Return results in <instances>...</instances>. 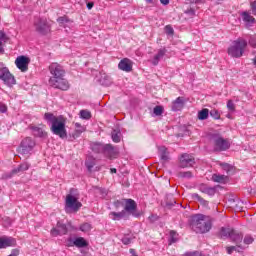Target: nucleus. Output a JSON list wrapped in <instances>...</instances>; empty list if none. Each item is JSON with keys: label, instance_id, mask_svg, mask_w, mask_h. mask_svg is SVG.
<instances>
[{"label": "nucleus", "instance_id": "1", "mask_svg": "<svg viewBox=\"0 0 256 256\" xmlns=\"http://www.w3.org/2000/svg\"><path fill=\"white\" fill-rule=\"evenodd\" d=\"M49 71L51 75L49 79L50 87L60 89V91H67L69 89V81L65 79V68L57 62H53L49 66Z\"/></svg>", "mask_w": 256, "mask_h": 256}, {"label": "nucleus", "instance_id": "2", "mask_svg": "<svg viewBox=\"0 0 256 256\" xmlns=\"http://www.w3.org/2000/svg\"><path fill=\"white\" fill-rule=\"evenodd\" d=\"M44 120L50 125V131L60 139H67V119L63 116H55L51 112L44 114Z\"/></svg>", "mask_w": 256, "mask_h": 256}, {"label": "nucleus", "instance_id": "3", "mask_svg": "<svg viewBox=\"0 0 256 256\" xmlns=\"http://www.w3.org/2000/svg\"><path fill=\"white\" fill-rule=\"evenodd\" d=\"M189 226L194 233H198L203 235L205 233H209L213 227V222L209 219V217L203 214H195L189 219Z\"/></svg>", "mask_w": 256, "mask_h": 256}, {"label": "nucleus", "instance_id": "4", "mask_svg": "<svg viewBox=\"0 0 256 256\" xmlns=\"http://www.w3.org/2000/svg\"><path fill=\"white\" fill-rule=\"evenodd\" d=\"M141 217V212L139 210H135V204L128 200V203L120 212H110L109 217H113V221H121V219H129V217Z\"/></svg>", "mask_w": 256, "mask_h": 256}, {"label": "nucleus", "instance_id": "5", "mask_svg": "<svg viewBox=\"0 0 256 256\" xmlns=\"http://www.w3.org/2000/svg\"><path fill=\"white\" fill-rule=\"evenodd\" d=\"M81 207H83V204L79 202V197H77V189L71 188L70 193L66 195L65 199L64 209L66 213H77Z\"/></svg>", "mask_w": 256, "mask_h": 256}, {"label": "nucleus", "instance_id": "6", "mask_svg": "<svg viewBox=\"0 0 256 256\" xmlns=\"http://www.w3.org/2000/svg\"><path fill=\"white\" fill-rule=\"evenodd\" d=\"M209 139L213 143L214 151L216 153L227 151L231 147L229 140L223 138V136L219 132L210 133Z\"/></svg>", "mask_w": 256, "mask_h": 256}, {"label": "nucleus", "instance_id": "7", "mask_svg": "<svg viewBox=\"0 0 256 256\" xmlns=\"http://www.w3.org/2000/svg\"><path fill=\"white\" fill-rule=\"evenodd\" d=\"M245 49H247V40L243 38H238L228 48V55L230 57H233L234 59H239L243 57V53H245Z\"/></svg>", "mask_w": 256, "mask_h": 256}, {"label": "nucleus", "instance_id": "8", "mask_svg": "<svg viewBox=\"0 0 256 256\" xmlns=\"http://www.w3.org/2000/svg\"><path fill=\"white\" fill-rule=\"evenodd\" d=\"M34 28L36 33L42 36L49 35V33H51V25H49L47 18H35Z\"/></svg>", "mask_w": 256, "mask_h": 256}, {"label": "nucleus", "instance_id": "9", "mask_svg": "<svg viewBox=\"0 0 256 256\" xmlns=\"http://www.w3.org/2000/svg\"><path fill=\"white\" fill-rule=\"evenodd\" d=\"M35 147V141L30 137L23 139L18 147V152L21 155H29L33 148Z\"/></svg>", "mask_w": 256, "mask_h": 256}, {"label": "nucleus", "instance_id": "10", "mask_svg": "<svg viewBox=\"0 0 256 256\" xmlns=\"http://www.w3.org/2000/svg\"><path fill=\"white\" fill-rule=\"evenodd\" d=\"M0 79L1 81H4V84L8 87H13V85H16L17 81L15 80V76L11 74L9 71V68L2 67L0 69Z\"/></svg>", "mask_w": 256, "mask_h": 256}, {"label": "nucleus", "instance_id": "11", "mask_svg": "<svg viewBox=\"0 0 256 256\" xmlns=\"http://www.w3.org/2000/svg\"><path fill=\"white\" fill-rule=\"evenodd\" d=\"M195 165V157L193 155L184 153L180 156L179 167L180 169H187V167H193Z\"/></svg>", "mask_w": 256, "mask_h": 256}, {"label": "nucleus", "instance_id": "12", "mask_svg": "<svg viewBox=\"0 0 256 256\" xmlns=\"http://www.w3.org/2000/svg\"><path fill=\"white\" fill-rule=\"evenodd\" d=\"M16 67L22 71V73H25L29 69V63H31V59L27 56H19L15 60Z\"/></svg>", "mask_w": 256, "mask_h": 256}, {"label": "nucleus", "instance_id": "13", "mask_svg": "<svg viewBox=\"0 0 256 256\" xmlns=\"http://www.w3.org/2000/svg\"><path fill=\"white\" fill-rule=\"evenodd\" d=\"M131 201L134 204V211H139L137 209V202L133 199H122V200H115L113 202V206L115 207L116 211H119V209H125L127 207V204Z\"/></svg>", "mask_w": 256, "mask_h": 256}, {"label": "nucleus", "instance_id": "14", "mask_svg": "<svg viewBox=\"0 0 256 256\" xmlns=\"http://www.w3.org/2000/svg\"><path fill=\"white\" fill-rule=\"evenodd\" d=\"M17 240L13 237L2 236L0 237V249H7V247H15Z\"/></svg>", "mask_w": 256, "mask_h": 256}, {"label": "nucleus", "instance_id": "15", "mask_svg": "<svg viewBox=\"0 0 256 256\" xmlns=\"http://www.w3.org/2000/svg\"><path fill=\"white\" fill-rule=\"evenodd\" d=\"M102 155H107V157H117L119 155V148L113 146L112 144H104V151Z\"/></svg>", "mask_w": 256, "mask_h": 256}, {"label": "nucleus", "instance_id": "16", "mask_svg": "<svg viewBox=\"0 0 256 256\" xmlns=\"http://www.w3.org/2000/svg\"><path fill=\"white\" fill-rule=\"evenodd\" d=\"M118 69L125 71L126 73H130V71H133V64H131V60H129V58H124L119 62Z\"/></svg>", "mask_w": 256, "mask_h": 256}, {"label": "nucleus", "instance_id": "17", "mask_svg": "<svg viewBox=\"0 0 256 256\" xmlns=\"http://www.w3.org/2000/svg\"><path fill=\"white\" fill-rule=\"evenodd\" d=\"M242 21L245 23L246 27H253L255 23V17L251 15V13L244 11L241 13Z\"/></svg>", "mask_w": 256, "mask_h": 256}, {"label": "nucleus", "instance_id": "18", "mask_svg": "<svg viewBox=\"0 0 256 256\" xmlns=\"http://www.w3.org/2000/svg\"><path fill=\"white\" fill-rule=\"evenodd\" d=\"M31 167V165L27 162L20 164L17 168H14L10 174H8L7 178L11 179L13 175H17V173H23V171H27Z\"/></svg>", "mask_w": 256, "mask_h": 256}, {"label": "nucleus", "instance_id": "19", "mask_svg": "<svg viewBox=\"0 0 256 256\" xmlns=\"http://www.w3.org/2000/svg\"><path fill=\"white\" fill-rule=\"evenodd\" d=\"M166 53H167L166 48L158 50V53L154 56V58L152 60V65H154V66L159 65V61H161V59H163V57H165Z\"/></svg>", "mask_w": 256, "mask_h": 256}, {"label": "nucleus", "instance_id": "20", "mask_svg": "<svg viewBox=\"0 0 256 256\" xmlns=\"http://www.w3.org/2000/svg\"><path fill=\"white\" fill-rule=\"evenodd\" d=\"M230 239L233 243H236V245H239V243H242L243 241V233H239L236 230H232Z\"/></svg>", "mask_w": 256, "mask_h": 256}, {"label": "nucleus", "instance_id": "21", "mask_svg": "<svg viewBox=\"0 0 256 256\" xmlns=\"http://www.w3.org/2000/svg\"><path fill=\"white\" fill-rule=\"evenodd\" d=\"M100 85H103V87H109L112 83L111 77L105 73H100V78L98 79Z\"/></svg>", "mask_w": 256, "mask_h": 256}, {"label": "nucleus", "instance_id": "22", "mask_svg": "<svg viewBox=\"0 0 256 256\" xmlns=\"http://www.w3.org/2000/svg\"><path fill=\"white\" fill-rule=\"evenodd\" d=\"M176 201L174 200L172 195H166V200L162 203L164 209H172L176 205Z\"/></svg>", "mask_w": 256, "mask_h": 256}, {"label": "nucleus", "instance_id": "23", "mask_svg": "<svg viewBox=\"0 0 256 256\" xmlns=\"http://www.w3.org/2000/svg\"><path fill=\"white\" fill-rule=\"evenodd\" d=\"M74 244H75V247H77L78 249H83L85 247H89V242H87V240H85V238H83V237L75 238Z\"/></svg>", "mask_w": 256, "mask_h": 256}, {"label": "nucleus", "instance_id": "24", "mask_svg": "<svg viewBox=\"0 0 256 256\" xmlns=\"http://www.w3.org/2000/svg\"><path fill=\"white\" fill-rule=\"evenodd\" d=\"M184 105L183 97H178L172 104V111H181Z\"/></svg>", "mask_w": 256, "mask_h": 256}, {"label": "nucleus", "instance_id": "25", "mask_svg": "<svg viewBox=\"0 0 256 256\" xmlns=\"http://www.w3.org/2000/svg\"><path fill=\"white\" fill-rule=\"evenodd\" d=\"M234 229L222 227L219 235L221 239H230Z\"/></svg>", "mask_w": 256, "mask_h": 256}, {"label": "nucleus", "instance_id": "26", "mask_svg": "<svg viewBox=\"0 0 256 256\" xmlns=\"http://www.w3.org/2000/svg\"><path fill=\"white\" fill-rule=\"evenodd\" d=\"M58 230L60 231V235H67L69 233V229H71V223L64 224L61 222L57 223Z\"/></svg>", "mask_w": 256, "mask_h": 256}, {"label": "nucleus", "instance_id": "27", "mask_svg": "<svg viewBox=\"0 0 256 256\" xmlns=\"http://www.w3.org/2000/svg\"><path fill=\"white\" fill-rule=\"evenodd\" d=\"M31 131H32L34 137H41V138L47 137V133L45 131H43V129L40 127L32 126Z\"/></svg>", "mask_w": 256, "mask_h": 256}, {"label": "nucleus", "instance_id": "28", "mask_svg": "<svg viewBox=\"0 0 256 256\" xmlns=\"http://www.w3.org/2000/svg\"><path fill=\"white\" fill-rule=\"evenodd\" d=\"M104 148H105V144H103L101 142H94L91 145V149H92L93 153H98V154L102 153L103 154Z\"/></svg>", "mask_w": 256, "mask_h": 256}, {"label": "nucleus", "instance_id": "29", "mask_svg": "<svg viewBox=\"0 0 256 256\" xmlns=\"http://www.w3.org/2000/svg\"><path fill=\"white\" fill-rule=\"evenodd\" d=\"M228 255H232L233 251H237V253H243L245 251V247L237 244L236 246H229L226 248Z\"/></svg>", "mask_w": 256, "mask_h": 256}, {"label": "nucleus", "instance_id": "30", "mask_svg": "<svg viewBox=\"0 0 256 256\" xmlns=\"http://www.w3.org/2000/svg\"><path fill=\"white\" fill-rule=\"evenodd\" d=\"M159 155L162 161H169V151H167V147L161 146L159 148Z\"/></svg>", "mask_w": 256, "mask_h": 256}, {"label": "nucleus", "instance_id": "31", "mask_svg": "<svg viewBox=\"0 0 256 256\" xmlns=\"http://www.w3.org/2000/svg\"><path fill=\"white\" fill-rule=\"evenodd\" d=\"M179 241V234L175 230H171L169 233L168 243L169 245H173V243H177Z\"/></svg>", "mask_w": 256, "mask_h": 256}, {"label": "nucleus", "instance_id": "32", "mask_svg": "<svg viewBox=\"0 0 256 256\" xmlns=\"http://www.w3.org/2000/svg\"><path fill=\"white\" fill-rule=\"evenodd\" d=\"M198 119L199 121H205L209 119V109L203 108L198 112Z\"/></svg>", "mask_w": 256, "mask_h": 256}, {"label": "nucleus", "instance_id": "33", "mask_svg": "<svg viewBox=\"0 0 256 256\" xmlns=\"http://www.w3.org/2000/svg\"><path fill=\"white\" fill-rule=\"evenodd\" d=\"M163 111H165V108L162 105H157L153 109V117H161L163 115Z\"/></svg>", "mask_w": 256, "mask_h": 256}, {"label": "nucleus", "instance_id": "34", "mask_svg": "<svg viewBox=\"0 0 256 256\" xmlns=\"http://www.w3.org/2000/svg\"><path fill=\"white\" fill-rule=\"evenodd\" d=\"M247 39H248L247 45L252 47V49H256V34L248 35Z\"/></svg>", "mask_w": 256, "mask_h": 256}, {"label": "nucleus", "instance_id": "35", "mask_svg": "<svg viewBox=\"0 0 256 256\" xmlns=\"http://www.w3.org/2000/svg\"><path fill=\"white\" fill-rule=\"evenodd\" d=\"M7 39V35L3 30H0V55L5 53V49H3V41Z\"/></svg>", "mask_w": 256, "mask_h": 256}, {"label": "nucleus", "instance_id": "36", "mask_svg": "<svg viewBox=\"0 0 256 256\" xmlns=\"http://www.w3.org/2000/svg\"><path fill=\"white\" fill-rule=\"evenodd\" d=\"M111 137H112V141L114 143H120L121 142V132L120 131L113 130V132L111 134Z\"/></svg>", "mask_w": 256, "mask_h": 256}, {"label": "nucleus", "instance_id": "37", "mask_svg": "<svg viewBox=\"0 0 256 256\" xmlns=\"http://www.w3.org/2000/svg\"><path fill=\"white\" fill-rule=\"evenodd\" d=\"M192 199H196V201H199V203H201L204 207H207V205H209V202L207 200L203 199L197 193L192 194Z\"/></svg>", "mask_w": 256, "mask_h": 256}, {"label": "nucleus", "instance_id": "38", "mask_svg": "<svg viewBox=\"0 0 256 256\" xmlns=\"http://www.w3.org/2000/svg\"><path fill=\"white\" fill-rule=\"evenodd\" d=\"M212 181H214V183H224L225 175L213 174Z\"/></svg>", "mask_w": 256, "mask_h": 256}, {"label": "nucleus", "instance_id": "39", "mask_svg": "<svg viewBox=\"0 0 256 256\" xmlns=\"http://www.w3.org/2000/svg\"><path fill=\"white\" fill-rule=\"evenodd\" d=\"M178 177H180L181 179H193V172H178Z\"/></svg>", "mask_w": 256, "mask_h": 256}, {"label": "nucleus", "instance_id": "40", "mask_svg": "<svg viewBox=\"0 0 256 256\" xmlns=\"http://www.w3.org/2000/svg\"><path fill=\"white\" fill-rule=\"evenodd\" d=\"M80 118L88 121V119H91V112L89 110H81Z\"/></svg>", "mask_w": 256, "mask_h": 256}, {"label": "nucleus", "instance_id": "41", "mask_svg": "<svg viewBox=\"0 0 256 256\" xmlns=\"http://www.w3.org/2000/svg\"><path fill=\"white\" fill-rule=\"evenodd\" d=\"M80 231H82V233H88V231H91L92 226L89 223H84L82 225H80Z\"/></svg>", "mask_w": 256, "mask_h": 256}, {"label": "nucleus", "instance_id": "42", "mask_svg": "<svg viewBox=\"0 0 256 256\" xmlns=\"http://www.w3.org/2000/svg\"><path fill=\"white\" fill-rule=\"evenodd\" d=\"M210 117H213L215 120L221 119V114H219V110L213 109L210 111Z\"/></svg>", "mask_w": 256, "mask_h": 256}, {"label": "nucleus", "instance_id": "43", "mask_svg": "<svg viewBox=\"0 0 256 256\" xmlns=\"http://www.w3.org/2000/svg\"><path fill=\"white\" fill-rule=\"evenodd\" d=\"M215 193H217V187H209L206 190V195H209L210 197H213V195H215Z\"/></svg>", "mask_w": 256, "mask_h": 256}, {"label": "nucleus", "instance_id": "44", "mask_svg": "<svg viewBox=\"0 0 256 256\" xmlns=\"http://www.w3.org/2000/svg\"><path fill=\"white\" fill-rule=\"evenodd\" d=\"M164 29H165L166 35H174L175 34V30L173 29V27L171 25H166Z\"/></svg>", "mask_w": 256, "mask_h": 256}, {"label": "nucleus", "instance_id": "45", "mask_svg": "<svg viewBox=\"0 0 256 256\" xmlns=\"http://www.w3.org/2000/svg\"><path fill=\"white\" fill-rule=\"evenodd\" d=\"M57 22L60 25H65V23H69V18H67V16H62L57 19Z\"/></svg>", "mask_w": 256, "mask_h": 256}, {"label": "nucleus", "instance_id": "46", "mask_svg": "<svg viewBox=\"0 0 256 256\" xmlns=\"http://www.w3.org/2000/svg\"><path fill=\"white\" fill-rule=\"evenodd\" d=\"M85 131L84 127H81V130H75V132L72 134L73 139H77V137H81V133Z\"/></svg>", "mask_w": 256, "mask_h": 256}, {"label": "nucleus", "instance_id": "47", "mask_svg": "<svg viewBox=\"0 0 256 256\" xmlns=\"http://www.w3.org/2000/svg\"><path fill=\"white\" fill-rule=\"evenodd\" d=\"M131 241H133V238H130V237H127V236H124L121 239V242L123 243V245H131Z\"/></svg>", "mask_w": 256, "mask_h": 256}, {"label": "nucleus", "instance_id": "48", "mask_svg": "<svg viewBox=\"0 0 256 256\" xmlns=\"http://www.w3.org/2000/svg\"><path fill=\"white\" fill-rule=\"evenodd\" d=\"M221 167L224 171H226L227 173H229V171H231L233 169V166H231L228 163H222Z\"/></svg>", "mask_w": 256, "mask_h": 256}, {"label": "nucleus", "instance_id": "49", "mask_svg": "<svg viewBox=\"0 0 256 256\" xmlns=\"http://www.w3.org/2000/svg\"><path fill=\"white\" fill-rule=\"evenodd\" d=\"M243 241H244L245 245H251V243H253L254 239H253V237L247 235L244 237Z\"/></svg>", "mask_w": 256, "mask_h": 256}, {"label": "nucleus", "instance_id": "50", "mask_svg": "<svg viewBox=\"0 0 256 256\" xmlns=\"http://www.w3.org/2000/svg\"><path fill=\"white\" fill-rule=\"evenodd\" d=\"M227 109L229 111H235V103H233V100H228V102H227Z\"/></svg>", "mask_w": 256, "mask_h": 256}, {"label": "nucleus", "instance_id": "51", "mask_svg": "<svg viewBox=\"0 0 256 256\" xmlns=\"http://www.w3.org/2000/svg\"><path fill=\"white\" fill-rule=\"evenodd\" d=\"M185 15H189V17H195V9L189 8L184 11Z\"/></svg>", "mask_w": 256, "mask_h": 256}, {"label": "nucleus", "instance_id": "52", "mask_svg": "<svg viewBox=\"0 0 256 256\" xmlns=\"http://www.w3.org/2000/svg\"><path fill=\"white\" fill-rule=\"evenodd\" d=\"M188 3H194L195 5H203L206 3V0H186Z\"/></svg>", "mask_w": 256, "mask_h": 256}, {"label": "nucleus", "instance_id": "53", "mask_svg": "<svg viewBox=\"0 0 256 256\" xmlns=\"http://www.w3.org/2000/svg\"><path fill=\"white\" fill-rule=\"evenodd\" d=\"M250 9L252 11V15L256 17V0L250 3Z\"/></svg>", "mask_w": 256, "mask_h": 256}, {"label": "nucleus", "instance_id": "54", "mask_svg": "<svg viewBox=\"0 0 256 256\" xmlns=\"http://www.w3.org/2000/svg\"><path fill=\"white\" fill-rule=\"evenodd\" d=\"M66 247H75V240H73V238H68L67 239V243H66Z\"/></svg>", "mask_w": 256, "mask_h": 256}, {"label": "nucleus", "instance_id": "55", "mask_svg": "<svg viewBox=\"0 0 256 256\" xmlns=\"http://www.w3.org/2000/svg\"><path fill=\"white\" fill-rule=\"evenodd\" d=\"M208 189H209V186H207L205 184H201L199 186V191H201V193H206Z\"/></svg>", "mask_w": 256, "mask_h": 256}, {"label": "nucleus", "instance_id": "56", "mask_svg": "<svg viewBox=\"0 0 256 256\" xmlns=\"http://www.w3.org/2000/svg\"><path fill=\"white\" fill-rule=\"evenodd\" d=\"M51 235H52V237H57V235H61V232L59 231V228L58 229L57 228H53L51 230Z\"/></svg>", "mask_w": 256, "mask_h": 256}, {"label": "nucleus", "instance_id": "57", "mask_svg": "<svg viewBox=\"0 0 256 256\" xmlns=\"http://www.w3.org/2000/svg\"><path fill=\"white\" fill-rule=\"evenodd\" d=\"M150 223H155L156 221H159V216L151 215L149 216Z\"/></svg>", "mask_w": 256, "mask_h": 256}, {"label": "nucleus", "instance_id": "58", "mask_svg": "<svg viewBox=\"0 0 256 256\" xmlns=\"http://www.w3.org/2000/svg\"><path fill=\"white\" fill-rule=\"evenodd\" d=\"M95 166V164H93L92 162H86V167L87 170L91 173V171H93V167Z\"/></svg>", "mask_w": 256, "mask_h": 256}, {"label": "nucleus", "instance_id": "59", "mask_svg": "<svg viewBox=\"0 0 256 256\" xmlns=\"http://www.w3.org/2000/svg\"><path fill=\"white\" fill-rule=\"evenodd\" d=\"M0 113H7V105L0 103Z\"/></svg>", "mask_w": 256, "mask_h": 256}, {"label": "nucleus", "instance_id": "60", "mask_svg": "<svg viewBox=\"0 0 256 256\" xmlns=\"http://www.w3.org/2000/svg\"><path fill=\"white\" fill-rule=\"evenodd\" d=\"M186 256H201V253L199 251L187 252Z\"/></svg>", "mask_w": 256, "mask_h": 256}, {"label": "nucleus", "instance_id": "61", "mask_svg": "<svg viewBox=\"0 0 256 256\" xmlns=\"http://www.w3.org/2000/svg\"><path fill=\"white\" fill-rule=\"evenodd\" d=\"M86 7L89 11H91V9H93V7H95V3L94 2H88L86 4Z\"/></svg>", "mask_w": 256, "mask_h": 256}, {"label": "nucleus", "instance_id": "62", "mask_svg": "<svg viewBox=\"0 0 256 256\" xmlns=\"http://www.w3.org/2000/svg\"><path fill=\"white\" fill-rule=\"evenodd\" d=\"M162 5H169V0H160Z\"/></svg>", "mask_w": 256, "mask_h": 256}, {"label": "nucleus", "instance_id": "63", "mask_svg": "<svg viewBox=\"0 0 256 256\" xmlns=\"http://www.w3.org/2000/svg\"><path fill=\"white\" fill-rule=\"evenodd\" d=\"M130 253L132 254V256H139V255H137V253L135 252V249H130Z\"/></svg>", "mask_w": 256, "mask_h": 256}, {"label": "nucleus", "instance_id": "64", "mask_svg": "<svg viewBox=\"0 0 256 256\" xmlns=\"http://www.w3.org/2000/svg\"><path fill=\"white\" fill-rule=\"evenodd\" d=\"M252 63L254 65V67L256 68V56L252 59Z\"/></svg>", "mask_w": 256, "mask_h": 256}]
</instances>
